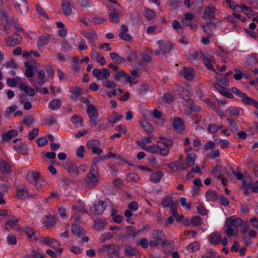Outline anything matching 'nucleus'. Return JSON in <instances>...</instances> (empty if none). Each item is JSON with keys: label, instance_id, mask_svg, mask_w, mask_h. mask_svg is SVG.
<instances>
[{"label": "nucleus", "instance_id": "f257e3e1", "mask_svg": "<svg viewBox=\"0 0 258 258\" xmlns=\"http://www.w3.org/2000/svg\"><path fill=\"white\" fill-rule=\"evenodd\" d=\"M14 166L11 160L4 155L0 158V172L2 174H10L14 171Z\"/></svg>", "mask_w": 258, "mask_h": 258}, {"label": "nucleus", "instance_id": "f03ea898", "mask_svg": "<svg viewBox=\"0 0 258 258\" xmlns=\"http://www.w3.org/2000/svg\"><path fill=\"white\" fill-rule=\"evenodd\" d=\"M165 234L162 230L156 229L153 231L151 235L152 239L149 241V245L151 247H155L159 245L163 241Z\"/></svg>", "mask_w": 258, "mask_h": 258}, {"label": "nucleus", "instance_id": "7ed1b4c3", "mask_svg": "<svg viewBox=\"0 0 258 258\" xmlns=\"http://www.w3.org/2000/svg\"><path fill=\"white\" fill-rule=\"evenodd\" d=\"M231 92L237 96L242 98L241 101L245 104L252 105L253 103H254L255 100L247 96L245 93L240 91L235 87L231 88Z\"/></svg>", "mask_w": 258, "mask_h": 258}, {"label": "nucleus", "instance_id": "20e7f679", "mask_svg": "<svg viewBox=\"0 0 258 258\" xmlns=\"http://www.w3.org/2000/svg\"><path fill=\"white\" fill-rule=\"evenodd\" d=\"M194 16L191 13L185 14V18L182 19V23L184 26H189L191 30H196L198 27L197 23L193 21Z\"/></svg>", "mask_w": 258, "mask_h": 258}, {"label": "nucleus", "instance_id": "39448f33", "mask_svg": "<svg viewBox=\"0 0 258 258\" xmlns=\"http://www.w3.org/2000/svg\"><path fill=\"white\" fill-rule=\"evenodd\" d=\"M106 207V205L102 201H99L90 208V212L94 215H99L103 213Z\"/></svg>", "mask_w": 258, "mask_h": 258}, {"label": "nucleus", "instance_id": "423d86ee", "mask_svg": "<svg viewBox=\"0 0 258 258\" xmlns=\"http://www.w3.org/2000/svg\"><path fill=\"white\" fill-rule=\"evenodd\" d=\"M92 74L99 80H105L110 75L109 71L106 68H102L101 69H94L92 71Z\"/></svg>", "mask_w": 258, "mask_h": 258}, {"label": "nucleus", "instance_id": "0eeeda50", "mask_svg": "<svg viewBox=\"0 0 258 258\" xmlns=\"http://www.w3.org/2000/svg\"><path fill=\"white\" fill-rule=\"evenodd\" d=\"M87 147L92 149V153L94 154L100 155L103 151L99 147L100 145V142L97 140H90L86 144Z\"/></svg>", "mask_w": 258, "mask_h": 258}, {"label": "nucleus", "instance_id": "6e6552de", "mask_svg": "<svg viewBox=\"0 0 258 258\" xmlns=\"http://www.w3.org/2000/svg\"><path fill=\"white\" fill-rule=\"evenodd\" d=\"M22 41V37L17 34H13L11 36L5 39V42L9 46H15L20 44Z\"/></svg>", "mask_w": 258, "mask_h": 258}, {"label": "nucleus", "instance_id": "1a4fd4ad", "mask_svg": "<svg viewBox=\"0 0 258 258\" xmlns=\"http://www.w3.org/2000/svg\"><path fill=\"white\" fill-rule=\"evenodd\" d=\"M13 4L21 13H27L28 6L26 0H13Z\"/></svg>", "mask_w": 258, "mask_h": 258}, {"label": "nucleus", "instance_id": "9d476101", "mask_svg": "<svg viewBox=\"0 0 258 258\" xmlns=\"http://www.w3.org/2000/svg\"><path fill=\"white\" fill-rule=\"evenodd\" d=\"M157 43L158 44L159 48L162 52L164 54L169 52L173 48L172 44L168 41L164 42L161 40L157 41Z\"/></svg>", "mask_w": 258, "mask_h": 258}, {"label": "nucleus", "instance_id": "9b49d317", "mask_svg": "<svg viewBox=\"0 0 258 258\" xmlns=\"http://www.w3.org/2000/svg\"><path fill=\"white\" fill-rule=\"evenodd\" d=\"M180 74L186 80L191 81L195 76V72L191 68L183 67V70L180 72Z\"/></svg>", "mask_w": 258, "mask_h": 258}, {"label": "nucleus", "instance_id": "f8f14e48", "mask_svg": "<svg viewBox=\"0 0 258 258\" xmlns=\"http://www.w3.org/2000/svg\"><path fill=\"white\" fill-rule=\"evenodd\" d=\"M168 167L173 171L187 169V166L182 161H176L168 165Z\"/></svg>", "mask_w": 258, "mask_h": 258}, {"label": "nucleus", "instance_id": "ddd939ff", "mask_svg": "<svg viewBox=\"0 0 258 258\" xmlns=\"http://www.w3.org/2000/svg\"><path fill=\"white\" fill-rule=\"evenodd\" d=\"M99 180V176L96 174L89 173L87 175L86 183L89 186L93 187Z\"/></svg>", "mask_w": 258, "mask_h": 258}, {"label": "nucleus", "instance_id": "4468645a", "mask_svg": "<svg viewBox=\"0 0 258 258\" xmlns=\"http://www.w3.org/2000/svg\"><path fill=\"white\" fill-rule=\"evenodd\" d=\"M225 227L226 229H225L224 232L228 236H233L237 234L238 232V228L233 227L229 224L228 222H225Z\"/></svg>", "mask_w": 258, "mask_h": 258}, {"label": "nucleus", "instance_id": "2eb2a0df", "mask_svg": "<svg viewBox=\"0 0 258 258\" xmlns=\"http://www.w3.org/2000/svg\"><path fill=\"white\" fill-rule=\"evenodd\" d=\"M207 67L208 70L215 71L212 63L215 62L214 57L210 55H205L204 56L202 60Z\"/></svg>", "mask_w": 258, "mask_h": 258}, {"label": "nucleus", "instance_id": "dca6fc26", "mask_svg": "<svg viewBox=\"0 0 258 258\" xmlns=\"http://www.w3.org/2000/svg\"><path fill=\"white\" fill-rule=\"evenodd\" d=\"M127 230L125 234L123 236V240L126 239L128 236H132L135 238L137 235L143 231V229L136 230L134 227L128 226L126 227Z\"/></svg>", "mask_w": 258, "mask_h": 258}, {"label": "nucleus", "instance_id": "f3484780", "mask_svg": "<svg viewBox=\"0 0 258 258\" xmlns=\"http://www.w3.org/2000/svg\"><path fill=\"white\" fill-rule=\"evenodd\" d=\"M213 86L215 89L219 91V92L223 96L228 98H232L233 95L228 90L218 83H214Z\"/></svg>", "mask_w": 258, "mask_h": 258}, {"label": "nucleus", "instance_id": "a211bd4d", "mask_svg": "<svg viewBox=\"0 0 258 258\" xmlns=\"http://www.w3.org/2000/svg\"><path fill=\"white\" fill-rule=\"evenodd\" d=\"M18 131L16 130H12L7 133H4L2 136V140L4 142H9L11 140L18 136Z\"/></svg>", "mask_w": 258, "mask_h": 258}, {"label": "nucleus", "instance_id": "6ab92c4d", "mask_svg": "<svg viewBox=\"0 0 258 258\" xmlns=\"http://www.w3.org/2000/svg\"><path fill=\"white\" fill-rule=\"evenodd\" d=\"M111 10V12L109 15V19L111 22L117 23L119 22L120 13L119 11L115 9H111V7H109Z\"/></svg>", "mask_w": 258, "mask_h": 258}, {"label": "nucleus", "instance_id": "aec40b11", "mask_svg": "<svg viewBox=\"0 0 258 258\" xmlns=\"http://www.w3.org/2000/svg\"><path fill=\"white\" fill-rule=\"evenodd\" d=\"M216 8L214 7H208L205 8L203 18L206 20L214 18Z\"/></svg>", "mask_w": 258, "mask_h": 258}, {"label": "nucleus", "instance_id": "412c9836", "mask_svg": "<svg viewBox=\"0 0 258 258\" xmlns=\"http://www.w3.org/2000/svg\"><path fill=\"white\" fill-rule=\"evenodd\" d=\"M221 240V236L219 232H215L209 236L210 242L214 245L219 244Z\"/></svg>", "mask_w": 258, "mask_h": 258}, {"label": "nucleus", "instance_id": "4be33fe9", "mask_svg": "<svg viewBox=\"0 0 258 258\" xmlns=\"http://www.w3.org/2000/svg\"><path fill=\"white\" fill-rule=\"evenodd\" d=\"M161 205L163 207L170 208L171 212L176 209L174 202L170 197L165 199L161 203Z\"/></svg>", "mask_w": 258, "mask_h": 258}, {"label": "nucleus", "instance_id": "5701e85b", "mask_svg": "<svg viewBox=\"0 0 258 258\" xmlns=\"http://www.w3.org/2000/svg\"><path fill=\"white\" fill-rule=\"evenodd\" d=\"M26 177L28 181L31 184H34L41 179L39 173L34 171L28 173Z\"/></svg>", "mask_w": 258, "mask_h": 258}, {"label": "nucleus", "instance_id": "b1692460", "mask_svg": "<svg viewBox=\"0 0 258 258\" xmlns=\"http://www.w3.org/2000/svg\"><path fill=\"white\" fill-rule=\"evenodd\" d=\"M173 126L177 132H181L184 130V124L182 119L178 117L174 118Z\"/></svg>", "mask_w": 258, "mask_h": 258}, {"label": "nucleus", "instance_id": "393cba45", "mask_svg": "<svg viewBox=\"0 0 258 258\" xmlns=\"http://www.w3.org/2000/svg\"><path fill=\"white\" fill-rule=\"evenodd\" d=\"M34 70L37 73V78L39 79V81L37 83H38V86L43 85L46 83V80H45V73L44 70L42 69H36V68H34Z\"/></svg>", "mask_w": 258, "mask_h": 258}, {"label": "nucleus", "instance_id": "a878e982", "mask_svg": "<svg viewBox=\"0 0 258 258\" xmlns=\"http://www.w3.org/2000/svg\"><path fill=\"white\" fill-rule=\"evenodd\" d=\"M87 113L90 118H96L98 116V112L97 108L91 104H90L87 108Z\"/></svg>", "mask_w": 258, "mask_h": 258}, {"label": "nucleus", "instance_id": "bb28decb", "mask_svg": "<svg viewBox=\"0 0 258 258\" xmlns=\"http://www.w3.org/2000/svg\"><path fill=\"white\" fill-rule=\"evenodd\" d=\"M73 209L76 213H87V210L85 208L84 203L77 202L73 206Z\"/></svg>", "mask_w": 258, "mask_h": 258}, {"label": "nucleus", "instance_id": "cd10ccee", "mask_svg": "<svg viewBox=\"0 0 258 258\" xmlns=\"http://www.w3.org/2000/svg\"><path fill=\"white\" fill-rule=\"evenodd\" d=\"M226 222H228L229 224L235 228H238V226H242L243 224V221L240 218L232 219L231 217H229L226 219Z\"/></svg>", "mask_w": 258, "mask_h": 258}, {"label": "nucleus", "instance_id": "c85d7f7f", "mask_svg": "<svg viewBox=\"0 0 258 258\" xmlns=\"http://www.w3.org/2000/svg\"><path fill=\"white\" fill-rule=\"evenodd\" d=\"M72 231L75 235L79 237L85 234L84 229L80 225L77 224H74L72 226Z\"/></svg>", "mask_w": 258, "mask_h": 258}, {"label": "nucleus", "instance_id": "c756f323", "mask_svg": "<svg viewBox=\"0 0 258 258\" xmlns=\"http://www.w3.org/2000/svg\"><path fill=\"white\" fill-rule=\"evenodd\" d=\"M61 7L64 13L66 15L70 16L72 14L71 3L69 0H63L61 4Z\"/></svg>", "mask_w": 258, "mask_h": 258}, {"label": "nucleus", "instance_id": "7c9ffc66", "mask_svg": "<svg viewBox=\"0 0 258 258\" xmlns=\"http://www.w3.org/2000/svg\"><path fill=\"white\" fill-rule=\"evenodd\" d=\"M16 196L21 200H25L29 197V192L26 187L18 189L16 192Z\"/></svg>", "mask_w": 258, "mask_h": 258}, {"label": "nucleus", "instance_id": "2f4dec72", "mask_svg": "<svg viewBox=\"0 0 258 258\" xmlns=\"http://www.w3.org/2000/svg\"><path fill=\"white\" fill-rule=\"evenodd\" d=\"M158 153L162 155L166 156L169 152V148L167 147L165 145H162L161 143L157 142Z\"/></svg>", "mask_w": 258, "mask_h": 258}, {"label": "nucleus", "instance_id": "473e14b6", "mask_svg": "<svg viewBox=\"0 0 258 258\" xmlns=\"http://www.w3.org/2000/svg\"><path fill=\"white\" fill-rule=\"evenodd\" d=\"M180 97L188 102L189 105H191L192 102L190 100V93L187 89H182L180 92Z\"/></svg>", "mask_w": 258, "mask_h": 258}, {"label": "nucleus", "instance_id": "72a5a7b5", "mask_svg": "<svg viewBox=\"0 0 258 258\" xmlns=\"http://www.w3.org/2000/svg\"><path fill=\"white\" fill-rule=\"evenodd\" d=\"M50 40V36L48 34H45L41 36L38 39L37 44L38 46H43L46 45Z\"/></svg>", "mask_w": 258, "mask_h": 258}, {"label": "nucleus", "instance_id": "f704fd0d", "mask_svg": "<svg viewBox=\"0 0 258 258\" xmlns=\"http://www.w3.org/2000/svg\"><path fill=\"white\" fill-rule=\"evenodd\" d=\"M196 158L197 155L194 153L189 154L187 155L185 159V165L187 166V168L188 167L194 165Z\"/></svg>", "mask_w": 258, "mask_h": 258}, {"label": "nucleus", "instance_id": "c9c22d12", "mask_svg": "<svg viewBox=\"0 0 258 258\" xmlns=\"http://www.w3.org/2000/svg\"><path fill=\"white\" fill-rule=\"evenodd\" d=\"M206 197L208 201L215 202L217 199L218 196L215 190L210 189L206 192Z\"/></svg>", "mask_w": 258, "mask_h": 258}, {"label": "nucleus", "instance_id": "e433bc0d", "mask_svg": "<svg viewBox=\"0 0 258 258\" xmlns=\"http://www.w3.org/2000/svg\"><path fill=\"white\" fill-rule=\"evenodd\" d=\"M119 247L118 246L112 245L111 248L108 251V255L111 258L117 257L119 255Z\"/></svg>", "mask_w": 258, "mask_h": 258}, {"label": "nucleus", "instance_id": "4c0bfd02", "mask_svg": "<svg viewBox=\"0 0 258 258\" xmlns=\"http://www.w3.org/2000/svg\"><path fill=\"white\" fill-rule=\"evenodd\" d=\"M19 89L23 90L25 92L30 96H34L35 95V91L33 89L31 88L29 86H25L24 84H21L19 86Z\"/></svg>", "mask_w": 258, "mask_h": 258}, {"label": "nucleus", "instance_id": "58836bf2", "mask_svg": "<svg viewBox=\"0 0 258 258\" xmlns=\"http://www.w3.org/2000/svg\"><path fill=\"white\" fill-rule=\"evenodd\" d=\"M66 168L71 174H74L76 175L79 174L77 166L72 163H67L66 165Z\"/></svg>", "mask_w": 258, "mask_h": 258}, {"label": "nucleus", "instance_id": "ea45409f", "mask_svg": "<svg viewBox=\"0 0 258 258\" xmlns=\"http://www.w3.org/2000/svg\"><path fill=\"white\" fill-rule=\"evenodd\" d=\"M163 176V172L161 171H158L156 172L153 173L150 177L151 181L157 183L160 181Z\"/></svg>", "mask_w": 258, "mask_h": 258}, {"label": "nucleus", "instance_id": "a19ab883", "mask_svg": "<svg viewBox=\"0 0 258 258\" xmlns=\"http://www.w3.org/2000/svg\"><path fill=\"white\" fill-rule=\"evenodd\" d=\"M61 106V100L59 99H53L49 103V107L51 110L58 109Z\"/></svg>", "mask_w": 258, "mask_h": 258}, {"label": "nucleus", "instance_id": "79ce46f5", "mask_svg": "<svg viewBox=\"0 0 258 258\" xmlns=\"http://www.w3.org/2000/svg\"><path fill=\"white\" fill-rule=\"evenodd\" d=\"M227 121L229 123V128L232 132H235L238 130L239 124L232 118H227Z\"/></svg>", "mask_w": 258, "mask_h": 258}, {"label": "nucleus", "instance_id": "37998d69", "mask_svg": "<svg viewBox=\"0 0 258 258\" xmlns=\"http://www.w3.org/2000/svg\"><path fill=\"white\" fill-rule=\"evenodd\" d=\"M7 225L10 226L12 229L18 231L22 230V229L16 223V222L11 220H8L5 223V229L9 230Z\"/></svg>", "mask_w": 258, "mask_h": 258}, {"label": "nucleus", "instance_id": "c03bdc74", "mask_svg": "<svg viewBox=\"0 0 258 258\" xmlns=\"http://www.w3.org/2000/svg\"><path fill=\"white\" fill-rule=\"evenodd\" d=\"M138 251L135 248L132 246H127L124 249V254L127 256H133L136 255Z\"/></svg>", "mask_w": 258, "mask_h": 258}, {"label": "nucleus", "instance_id": "a18cd8bd", "mask_svg": "<svg viewBox=\"0 0 258 258\" xmlns=\"http://www.w3.org/2000/svg\"><path fill=\"white\" fill-rule=\"evenodd\" d=\"M109 55L110 58L113 60L115 63L120 64L125 61L124 58L119 56L116 52H111L110 53Z\"/></svg>", "mask_w": 258, "mask_h": 258}, {"label": "nucleus", "instance_id": "49530a36", "mask_svg": "<svg viewBox=\"0 0 258 258\" xmlns=\"http://www.w3.org/2000/svg\"><path fill=\"white\" fill-rule=\"evenodd\" d=\"M71 120L77 127L82 126L83 125V120L78 115H73L72 117Z\"/></svg>", "mask_w": 258, "mask_h": 258}, {"label": "nucleus", "instance_id": "de8ad7c7", "mask_svg": "<svg viewBox=\"0 0 258 258\" xmlns=\"http://www.w3.org/2000/svg\"><path fill=\"white\" fill-rule=\"evenodd\" d=\"M84 36L85 37L91 41H95L98 39L97 34L93 31H87L84 33Z\"/></svg>", "mask_w": 258, "mask_h": 258}, {"label": "nucleus", "instance_id": "09e8293b", "mask_svg": "<svg viewBox=\"0 0 258 258\" xmlns=\"http://www.w3.org/2000/svg\"><path fill=\"white\" fill-rule=\"evenodd\" d=\"M56 223L55 218L52 216H47L46 219L44 221L43 223L44 225L49 228L53 225H54Z\"/></svg>", "mask_w": 258, "mask_h": 258}, {"label": "nucleus", "instance_id": "8fccbe9b", "mask_svg": "<svg viewBox=\"0 0 258 258\" xmlns=\"http://www.w3.org/2000/svg\"><path fill=\"white\" fill-rule=\"evenodd\" d=\"M24 65L26 69V76L29 78H32L33 76V67L28 62H25Z\"/></svg>", "mask_w": 258, "mask_h": 258}, {"label": "nucleus", "instance_id": "3c124183", "mask_svg": "<svg viewBox=\"0 0 258 258\" xmlns=\"http://www.w3.org/2000/svg\"><path fill=\"white\" fill-rule=\"evenodd\" d=\"M159 138L161 141H158V142L161 143L162 145H165L168 148H169L170 146L173 144V141L170 139L165 138L162 136H160Z\"/></svg>", "mask_w": 258, "mask_h": 258}, {"label": "nucleus", "instance_id": "603ef678", "mask_svg": "<svg viewBox=\"0 0 258 258\" xmlns=\"http://www.w3.org/2000/svg\"><path fill=\"white\" fill-rule=\"evenodd\" d=\"M20 80L18 77L14 78H8L7 80V84L11 87H15L17 86V82Z\"/></svg>", "mask_w": 258, "mask_h": 258}, {"label": "nucleus", "instance_id": "864d4df0", "mask_svg": "<svg viewBox=\"0 0 258 258\" xmlns=\"http://www.w3.org/2000/svg\"><path fill=\"white\" fill-rule=\"evenodd\" d=\"M60 245L59 242L55 239L54 238H49V242L47 245L53 249H56Z\"/></svg>", "mask_w": 258, "mask_h": 258}, {"label": "nucleus", "instance_id": "5fc2aeb1", "mask_svg": "<svg viewBox=\"0 0 258 258\" xmlns=\"http://www.w3.org/2000/svg\"><path fill=\"white\" fill-rule=\"evenodd\" d=\"M141 125L142 127L146 132L152 133L153 132V126L149 122L146 121H143L141 122Z\"/></svg>", "mask_w": 258, "mask_h": 258}, {"label": "nucleus", "instance_id": "6e6d98bb", "mask_svg": "<svg viewBox=\"0 0 258 258\" xmlns=\"http://www.w3.org/2000/svg\"><path fill=\"white\" fill-rule=\"evenodd\" d=\"M226 112H229V114L231 116H239V110L237 108L230 107L227 109Z\"/></svg>", "mask_w": 258, "mask_h": 258}, {"label": "nucleus", "instance_id": "4d7b16f0", "mask_svg": "<svg viewBox=\"0 0 258 258\" xmlns=\"http://www.w3.org/2000/svg\"><path fill=\"white\" fill-rule=\"evenodd\" d=\"M192 59L195 60H202L205 54L201 51H195L191 54Z\"/></svg>", "mask_w": 258, "mask_h": 258}, {"label": "nucleus", "instance_id": "13d9d810", "mask_svg": "<svg viewBox=\"0 0 258 258\" xmlns=\"http://www.w3.org/2000/svg\"><path fill=\"white\" fill-rule=\"evenodd\" d=\"M145 17L148 20H152L155 17V13L152 10L146 9L145 10Z\"/></svg>", "mask_w": 258, "mask_h": 258}, {"label": "nucleus", "instance_id": "bf43d9fd", "mask_svg": "<svg viewBox=\"0 0 258 258\" xmlns=\"http://www.w3.org/2000/svg\"><path fill=\"white\" fill-rule=\"evenodd\" d=\"M221 166L219 165H217L212 171V174L217 177L218 178H221L222 176V173L220 170Z\"/></svg>", "mask_w": 258, "mask_h": 258}, {"label": "nucleus", "instance_id": "052dcab7", "mask_svg": "<svg viewBox=\"0 0 258 258\" xmlns=\"http://www.w3.org/2000/svg\"><path fill=\"white\" fill-rule=\"evenodd\" d=\"M33 85L35 88V89L41 93L44 94H47L49 93L48 90L46 88H40L41 86H38V83H35V82L32 83Z\"/></svg>", "mask_w": 258, "mask_h": 258}, {"label": "nucleus", "instance_id": "680f3d73", "mask_svg": "<svg viewBox=\"0 0 258 258\" xmlns=\"http://www.w3.org/2000/svg\"><path fill=\"white\" fill-rule=\"evenodd\" d=\"M28 258H45L43 254H40L39 251L32 250L31 253L27 255Z\"/></svg>", "mask_w": 258, "mask_h": 258}, {"label": "nucleus", "instance_id": "e2e57ef3", "mask_svg": "<svg viewBox=\"0 0 258 258\" xmlns=\"http://www.w3.org/2000/svg\"><path fill=\"white\" fill-rule=\"evenodd\" d=\"M190 222L193 226H200L202 224V219L199 216H195L192 217Z\"/></svg>", "mask_w": 258, "mask_h": 258}, {"label": "nucleus", "instance_id": "0e129e2a", "mask_svg": "<svg viewBox=\"0 0 258 258\" xmlns=\"http://www.w3.org/2000/svg\"><path fill=\"white\" fill-rule=\"evenodd\" d=\"M218 198L219 200L220 203L221 205L224 206H227L229 205L230 203H229V200H228L227 198H226L223 195H219Z\"/></svg>", "mask_w": 258, "mask_h": 258}, {"label": "nucleus", "instance_id": "69168bd1", "mask_svg": "<svg viewBox=\"0 0 258 258\" xmlns=\"http://www.w3.org/2000/svg\"><path fill=\"white\" fill-rule=\"evenodd\" d=\"M239 9H241V11L244 12L245 14L248 17H250L252 16V10L251 7L243 6L242 7H240Z\"/></svg>", "mask_w": 258, "mask_h": 258}, {"label": "nucleus", "instance_id": "338daca9", "mask_svg": "<svg viewBox=\"0 0 258 258\" xmlns=\"http://www.w3.org/2000/svg\"><path fill=\"white\" fill-rule=\"evenodd\" d=\"M62 47L64 51H70L72 49L71 43L68 40H64L62 43Z\"/></svg>", "mask_w": 258, "mask_h": 258}, {"label": "nucleus", "instance_id": "774afa93", "mask_svg": "<svg viewBox=\"0 0 258 258\" xmlns=\"http://www.w3.org/2000/svg\"><path fill=\"white\" fill-rule=\"evenodd\" d=\"M247 63L248 65L258 63V59L255 54H252L247 59Z\"/></svg>", "mask_w": 258, "mask_h": 258}]
</instances>
